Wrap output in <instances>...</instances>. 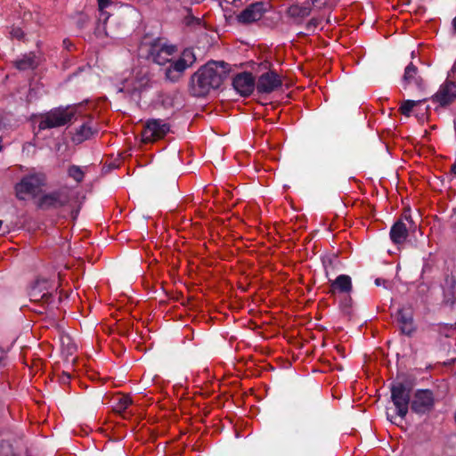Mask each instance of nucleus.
Here are the masks:
<instances>
[{"instance_id":"obj_41","label":"nucleus","mask_w":456,"mask_h":456,"mask_svg":"<svg viewBox=\"0 0 456 456\" xmlns=\"http://www.w3.org/2000/svg\"><path fill=\"white\" fill-rule=\"evenodd\" d=\"M446 283L447 284H450L451 288H453L456 281H455V279L454 277H447L446 280H445Z\"/></svg>"},{"instance_id":"obj_7","label":"nucleus","mask_w":456,"mask_h":456,"mask_svg":"<svg viewBox=\"0 0 456 456\" xmlns=\"http://www.w3.org/2000/svg\"><path fill=\"white\" fill-rule=\"evenodd\" d=\"M435 405L434 393L430 389H417L411 402L413 412L423 415L430 412Z\"/></svg>"},{"instance_id":"obj_39","label":"nucleus","mask_w":456,"mask_h":456,"mask_svg":"<svg viewBox=\"0 0 456 456\" xmlns=\"http://www.w3.org/2000/svg\"><path fill=\"white\" fill-rule=\"evenodd\" d=\"M402 218L406 220L407 222H409L411 224H414V222H413L411 213H410V209H407L404 211V213L402 216Z\"/></svg>"},{"instance_id":"obj_26","label":"nucleus","mask_w":456,"mask_h":456,"mask_svg":"<svg viewBox=\"0 0 456 456\" xmlns=\"http://www.w3.org/2000/svg\"><path fill=\"white\" fill-rule=\"evenodd\" d=\"M180 59L184 61L188 67L191 66L196 61L195 54L190 48H186L183 51Z\"/></svg>"},{"instance_id":"obj_6","label":"nucleus","mask_w":456,"mask_h":456,"mask_svg":"<svg viewBox=\"0 0 456 456\" xmlns=\"http://www.w3.org/2000/svg\"><path fill=\"white\" fill-rule=\"evenodd\" d=\"M170 131V125L161 119L151 118L145 123L142 132V141L144 143L162 139Z\"/></svg>"},{"instance_id":"obj_4","label":"nucleus","mask_w":456,"mask_h":456,"mask_svg":"<svg viewBox=\"0 0 456 456\" xmlns=\"http://www.w3.org/2000/svg\"><path fill=\"white\" fill-rule=\"evenodd\" d=\"M76 107H59L41 116L38 125L39 130L51 129L65 126L69 123L76 115Z\"/></svg>"},{"instance_id":"obj_32","label":"nucleus","mask_w":456,"mask_h":456,"mask_svg":"<svg viewBox=\"0 0 456 456\" xmlns=\"http://www.w3.org/2000/svg\"><path fill=\"white\" fill-rule=\"evenodd\" d=\"M10 35L12 38L21 40L24 38V32L21 28L12 26L10 31Z\"/></svg>"},{"instance_id":"obj_44","label":"nucleus","mask_w":456,"mask_h":456,"mask_svg":"<svg viewBox=\"0 0 456 456\" xmlns=\"http://www.w3.org/2000/svg\"><path fill=\"white\" fill-rule=\"evenodd\" d=\"M386 282H387V281H386V280L381 279V278H377V279L375 280V284H376L377 286L384 285Z\"/></svg>"},{"instance_id":"obj_12","label":"nucleus","mask_w":456,"mask_h":456,"mask_svg":"<svg viewBox=\"0 0 456 456\" xmlns=\"http://www.w3.org/2000/svg\"><path fill=\"white\" fill-rule=\"evenodd\" d=\"M265 11L266 9L265 8V3L256 2L254 4H249L247 8H245L237 16V20L240 23L249 24L256 20H259Z\"/></svg>"},{"instance_id":"obj_49","label":"nucleus","mask_w":456,"mask_h":456,"mask_svg":"<svg viewBox=\"0 0 456 456\" xmlns=\"http://www.w3.org/2000/svg\"><path fill=\"white\" fill-rule=\"evenodd\" d=\"M141 92H142V88H140V89L134 88L133 91L131 92V94H134L137 93L140 95Z\"/></svg>"},{"instance_id":"obj_54","label":"nucleus","mask_w":456,"mask_h":456,"mask_svg":"<svg viewBox=\"0 0 456 456\" xmlns=\"http://www.w3.org/2000/svg\"><path fill=\"white\" fill-rule=\"evenodd\" d=\"M322 60H323V61H324V65H325V64H326V62L328 61V60H327V59H324L323 57L322 58Z\"/></svg>"},{"instance_id":"obj_48","label":"nucleus","mask_w":456,"mask_h":456,"mask_svg":"<svg viewBox=\"0 0 456 456\" xmlns=\"http://www.w3.org/2000/svg\"><path fill=\"white\" fill-rule=\"evenodd\" d=\"M39 289H41V293H44L43 291L47 289V283H42Z\"/></svg>"},{"instance_id":"obj_21","label":"nucleus","mask_w":456,"mask_h":456,"mask_svg":"<svg viewBox=\"0 0 456 456\" xmlns=\"http://www.w3.org/2000/svg\"><path fill=\"white\" fill-rule=\"evenodd\" d=\"M426 100H427L426 98H423V99H420L418 101L406 100V101L403 102V103L400 106L399 110H400L401 114L409 117L411 113L412 109L415 106H417L419 103L426 102Z\"/></svg>"},{"instance_id":"obj_35","label":"nucleus","mask_w":456,"mask_h":456,"mask_svg":"<svg viewBox=\"0 0 456 456\" xmlns=\"http://www.w3.org/2000/svg\"><path fill=\"white\" fill-rule=\"evenodd\" d=\"M158 50H159L162 53H165L167 56H170L175 52L176 48L175 45H161L159 44Z\"/></svg>"},{"instance_id":"obj_37","label":"nucleus","mask_w":456,"mask_h":456,"mask_svg":"<svg viewBox=\"0 0 456 456\" xmlns=\"http://www.w3.org/2000/svg\"><path fill=\"white\" fill-rule=\"evenodd\" d=\"M187 12H189L188 16L185 18V20H186V24L187 25H191L192 23V21H197L199 22V19L195 18L192 14H191V8H187Z\"/></svg>"},{"instance_id":"obj_17","label":"nucleus","mask_w":456,"mask_h":456,"mask_svg":"<svg viewBox=\"0 0 456 456\" xmlns=\"http://www.w3.org/2000/svg\"><path fill=\"white\" fill-rule=\"evenodd\" d=\"M12 63L14 67L20 71L35 69L38 65L36 61V55L32 53L24 55L22 59L13 61Z\"/></svg>"},{"instance_id":"obj_11","label":"nucleus","mask_w":456,"mask_h":456,"mask_svg":"<svg viewBox=\"0 0 456 456\" xmlns=\"http://www.w3.org/2000/svg\"><path fill=\"white\" fill-rule=\"evenodd\" d=\"M282 82L278 74L270 70L262 74L256 81V91L258 94H270L281 87Z\"/></svg>"},{"instance_id":"obj_30","label":"nucleus","mask_w":456,"mask_h":456,"mask_svg":"<svg viewBox=\"0 0 456 456\" xmlns=\"http://www.w3.org/2000/svg\"><path fill=\"white\" fill-rule=\"evenodd\" d=\"M338 0H315V9L330 10L336 5Z\"/></svg>"},{"instance_id":"obj_43","label":"nucleus","mask_w":456,"mask_h":456,"mask_svg":"<svg viewBox=\"0 0 456 456\" xmlns=\"http://www.w3.org/2000/svg\"><path fill=\"white\" fill-rule=\"evenodd\" d=\"M63 45L69 51H70L71 47L73 46L72 43L68 39L63 40Z\"/></svg>"},{"instance_id":"obj_5","label":"nucleus","mask_w":456,"mask_h":456,"mask_svg":"<svg viewBox=\"0 0 456 456\" xmlns=\"http://www.w3.org/2000/svg\"><path fill=\"white\" fill-rule=\"evenodd\" d=\"M45 184L46 177L42 173L25 175L15 185L16 197L21 200H25V195L36 197Z\"/></svg>"},{"instance_id":"obj_29","label":"nucleus","mask_w":456,"mask_h":456,"mask_svg":"<svg viewBox=\"0 0 456 456\" xmlns=\"http://www.w3.org/2000/svg\"><path fill=\"white\" fill-rule=\"evenodd\" d=\"M122 17H118L115 15H108L103 22L105 35L110 36V33L108 31V28L116 24L119 20H121Z\"/></svg>"},{"instance_id":"obj_23","label":"nucleus","mask_w":456,"mask_h":456,"mask_svg":"<svg viewBox=\"0 0 456 456\" xmlns=\"http://www.w3.org/2000/svg\"><path fill=\"white\" fill-rule=\"evenodd\" d=\"M42 283H48V281L46 279H37L32 285L29 293L32 300L41 301L40 296H42L43 293H41V289H39V287Z\"/></svg>"},{"instance_id":"obj_27","label":"nucleus","mask_w":456,"mask_h":456,"mask_svg":"<svg viewBox=\"0 0 456 456\" xmlns=\"http://www.w3.org/2000/svg\"><path fill=\"white\" fill-rule=\"evenodd\" d=\"M69 175L72 177L76 182L80 183L84 178V172L77 166H70L68 170Z\"/></svg>"},{"instance_id":"obj_1","label":"nucleus","mask_w":456,"mask_h":456,"mask_svg":"<svg viewBox=\"0 0 456 456\" xmlns=\"http://www.w3.org/2000/svg\"><path fill=\"white\" fill-rule=\"evenodd\" d=\"M229 64L224 61H208L193 73L189 82V93L194 97H205L211 90L218 89L230 73Z\"/></svg>"},{"instance_id":"obj_2","label":"nucleus","mask_w":456,"mask_h":456,"mask_svg":"<svg viewBox=\"0 0 456 456\" xmlns=\"http://www.w3.org/2000/svg\"><path fill=\"white\" fill-rule=\"evenodd\" d=\"M310 412L311 388L301 387L295 395L293 406L294 428L300 436L309 433Z\"/></svg>"},{"instance_id":"obj_55","label":"nucleus","mask_w":456,"mask_h":456,"mask_svg":"<svg viewBox=\"0 0 456 456\" xmlns=\"http://www.w3.org/2000/svg\"><path fill=\"white\" fill-rule=\"evenodd\" d=\"M3 361H4V357H0V364H2Z\"/></svg>"},{"instance_id":"obj_18","label":"nucleus","mask_w":456,"mask_h":456,"mask_svg":"<svg viewBox=\"0 0 456 456\" xmlns=\"http://www.w3.org/2000/svg\"><path fill=\"white\" fill-rule=\"evenodd\" d=\"M160 38L154 39L150 45L149 56L152 58V61L159 65H165L169 61L167 56H164L162 52L158 50L159 46Z\"/></svg>"},{"instance_id":"obj_42","label":"nucleus","mask_w":456,"mask_h":456,"mask_svg":"<svg viewBox=\"0 0 456 456\" xmlns=\"http://www.w3.org/2000/svg\"><path fill=\"white\" fill-rule=\"evenodd\" d=\"M387 419L391 423L398 425V423L396 422V417L395 416H393V415H390L389 413H387Z\"/></svg>"},{"instance_id":"obj_47","label":"nucleus","mask_w":456,"mask_h":456,"mask_svg":"<svg viewBox=\"0 0 456 456\" xmlns=\"http://www.w3.org/2000/svg\"><path fill=\"white\" fill-rule=\"evenodd\" d=\"M314 371H315V373H317V372L324 373V372L326 371V370H325V369H320V368L317 366V364L315 363V369H314Z\"/></svg>"},{"instance_id":"obj_36","label":"nucleus","mask_w":456,"mask_h":456,"mask_svg":"<svg viewBox=\"0 0 456 456\" xmlns=\"http://www.w3.org/2000/svg\"><path fill=\"white\" fill-rule=\"evenodd\" d=\"M53 297L51 292L45 291L40 296V299L43 303L49 305L52 303Z\"/></svg>"},{"instance_id":"obj_33","label":"nucleus","mask_w":456,"mask_h":456,"mask_svg":"<svg viewBox=\"0 0 456 456\" xmlns=\"http://www.w3.org/2000/svg\"><path fill=\"white\" fill-rule=\"evenodd\" d=\"M165 76H166L167 79H168V80H170L172 82H175V81L179 80V78L181 77V75H179V73L175 71L170 67H168L166 69Z\"/></svg>"},{"instance_id":"obj_25","label":"nucleus","mask_w":456,"mask_h":456,"mask_svg":"<svg viewBox=\"0 0 456 456\" xmlns=\"http://www.w3.org/2000/svg\"><path fill=\"white\" fill-rule=\"evenodd\" d=\"M160 104L163 108L169 110L168 114L166 116V119H168L171 116L174 115V99L170 96H163Z\"/></svg>"},{"instance_id":"obj_40","label":"nucleus","mask_w":456,"mask_h":456,"mask_svg":"<svg viewBox=\"0 0 456 456\" xmlns=\"http://www.w3.org/2000/svg\"><path fill=\"white\" fill-rule=\"evenodd\" d=\"M111 3V0H98L99 9L102 10Z\"/></svg>"},{"instance_id":"obj_16","label":"nucleus","mask_w":456,"mask_h":456,"mask_svg":"<svg viewBox=\"0 0 456 456\" xmlns=\"http://www.w3.org/2000/svg\"><path fill=\"white\" fill-rule=\"evenodd\" d=\"M91 123L92 119H88V121L83 123L79 128L77 129L72 137L73 142L81 143L82 142L90 139L94 134L98 132L96 128H94L91 126Z\"/></svg>"},{"instance_id":"obj_15","label":"nucleus","mask_w":456,"mask_h":456,"mask_svg":"<svg viewBox=\"0 0 456 456\" xmlns=\"http://www.w3.org/2000/svg\"><path fill=\"white\" fill-rule=\"evenodd\" d=\"M390 240L394 244L399 245L403 243L408 237V228L403 222V219L396 221L391 227L389 232Z\"/></svg>"},{"instance_id":"obj_31","label":"nucleus","mask_w":456,"mask_h":456,"mask_svg":"<svg viewBox=\"0 0 456 456\" xmlns=\"http://www.w3.org/2000/svg\"><path fill=\"white\" fill-rule=\"evenodd\" d=\"M175 71L182 76L183 72L188 68V65L184 63L180 58L174 61L170 66Z\"/></svg>"},{"instance_id":"obj_50","label":"nucleus","mask_w":456,"mask_h":456,"mask_svg":"<svg viewBox=\"0 0 456 456\" xmlns=\"http://www.w3.org/2000/svg\"><path fill=\"white\" fill-rule=\"evenodd\" d=\"M451 72L452 73H456V61H454L452 69H451Z\"/></svg>"},{"instance_id":"obj_19","label":"nucleus","mask_w":456,"mask_h":456,"mask_svg":"<svg viewBox=\"0 0 456 456\" xmlns=\"http://www.w3.org/2000/svg\"><path fill=\"white\" fill-rule=\"evenodd\" d=\"M334 289L341 293L348 294L352 290V281L350 276L346 274L338 275L332 283Z\"/></svg>"},{"instance_id":"obj_51","label":"nucleus","mask_w":456,"mask_h":456,"mask_svg":"<svg viewBox=\"0 0 456 456\" xmlns=\"http://www.w3.org/2000/svg\"><path fill=\"white\" fill-rule=\"evenodd\" d=\"M452 25L453 29L456 31V16L453 18Z\"/></svg>"},{"instance_id":"obj_57","label":"nucleus","mask_w":456,"mask_h":456,"mask_svg":"<svg viewBox=\"0 0 456 456\" xmlns=\"http://www.w3.org/2000/svg\"><path fill=\"white\" fill-rule=\"evenodd\" d=\"M314 60H315V63H316L317 62V55L316 54H315Z\"/></svg>"},{"instance_id":"obj_8","label":"nucleus","mask_w":456,"mask_h":456,"mask_svg":"<svg viewBox=\"0 0 456 456\" xmlns=\"http://www.w3.org/2000/svg\"><path fill=\"white\" fill-rule=\"evenodd\" d=\"M69 200L68 191L61 190L54 191L43 195L38 200L37 207L44 210L59 208L66 206Z\"/></svg>"},{"instance_id":"obj_24","label":"nucleus","mask_w":456,"mask_h":456,"mask_svg":"<svg viewBox=\"0 0 456 456\" xmlns=\"http://www.w3.org/2000/svg\"><path fill=\"white\" fill-rule=\"evenodd\" d=\"M352 297L348 294H345L340 299L339 307L345 315L350 316L352 314Z\"/></svg>"},{"instance_id":"obj_3","label":"nucleus","mask_w":456,"mask_h":456,"mask_svg":"<svg viewBox=\"0 0 456 456\" xmlns=\"http://www.w3.org/2000/svg\"><path fill=\"white\" fill-rule=\"evenodd\" d=\"M413 384L411 381H396L390 386L391 401L393 402L396 415L404 419L408 413L409 406H411V394Z\"/></svg>"},{"instance_id":"obj_34","label":"nucleus","mask_w":456,"mask_h":456,"mask_svg":"<svg viewBox=\"0 0 456 456\" xmlns=\"http://www.w3.org/2000/svg\"><path fill=\"white\" fill-rule=\"evenodd\" d=\"M132 403V400L128 396H123L119 399L118 404L117 406L118 411H125L130 404Z\"/></svg>"},{"instance_id":"obj_52","label":"nucleus","mask_w":456,"mask_h":456,"mask_svg":"<svg viewBox=\"0 0 456 456\" xmlns=\"http://www.w3.org/2000/svg\"><path fill=\"white\" fill-rule=\"evenodd\" d=\"M312 24H314V18L311 19L307 23L308 26H311Z\"/></svg>"},{"instance_id":"obj_14","label":"nucleus","mask_w":456,"mask_h":456,"mask_svg":"<svg viewBox=\"0 0 456 456\" xmlns=\"http://www.w3.org/2000/svg\"><path fill=\"white\" fill-rule=\"evenodd\" d=\"M397 321L400 324V330L403 334L411 336L416 330L411 310L399 309L397 313Z\"/></svg>"},{"instance_id":"obj_46","label":"nucleus","mask_w":456,"mask_h":456,"mask_svg":"<svg viewBox=\"0 0 456 456\" xmlns=\"http://www.w3.org/2000/svg\"><path fill=\"white\" fill-rule=\"evenodd\" d=\"M79 209L72 210L71 211V216L73 219H76L78 215Z\"/></svg>"},{"instance_id":"obj_22","label":"nucleus","mask_w":456,"mask_h":456,"mask_svg":"<svg viewBox=\"0 0 456 456\" xmlns=\"http://www.w3.org/2000/svg\"><path fill=\"white\" fill-rule=\"evenodd\" d=\"M311 8L306 6L292 5L288 12L292 17H305L311 13Z\"/></svg>"},{"instance_id":"obj_10","label":"nucleus","mask_w":456,"mask_h":456,"mask_svg":"<svg viewBox=\"0 0 456 456\" xmlns=\"http://www.w3.org/2000/svg\"><path fill=\"white\" fill-rule=\"evenodd\" d=\"M435 102H438L440 106L445 107L456 100V83L446 79L441 86L439 90L431 97Z\"/></svg>"},{"instance_id":"obj_38","label":"nucleus","mask_w":456,"mask_h":456,"mask_svg":"<svg viewBox=\"0 0 456 456\" xmlns=\"http://www.w3.org/2000/svg\"><path fill=\"white\" fill-rule=\"evenodd\" d=\"M71 379V376L69 372L63 371L62 375L60 378V381L62 384H68Z\"/></svg>"},{"instance_id":"obj_56","label":"nucleus","mask_w":456,"mask_h":456,"mask_svg":"<svg viewBox=\"0 0 456 456\" xmlns=\"http://www.w3.org/2000/svg\"><path fill=\"white\" fill-rule=\"evenodd\" d=\"M72 348H75V346H70V347H68V350L69 351L70 349Z\"/></svg>"},{"instance_id":"obj_28","label":"nucleus","mask_w":456,"mask_h":456,"mask_svg":"<svg viewBox=\"0 0 456 456\" xmlns=\"http://www.w3.org/2000/svg\"><path fill=\"white\" fill-rule=\"evenodd\" d=\"M0 456H15L13 447L8 441H1L0 443Z\"/></svg>"},{"instance_id":"obj_13","label":"nucleus","mask_w":456,"mask_h":456,"mask_svg":"<svg viewBox=\"0 0 456 456\" xmlns=\"http://www.w3.org/2000/svg\"><path fill=\"white\" fill-rule=\"evenodd\" d=\"M403 84L404 89L411 85H414L419 92H423L425 89V83L422 77L419 75L418 68L412 62L409 63L405 67Z\"/></svg>"},{"instance_id":"obj_20","label":"nucleus","mask_w":456,"mask_h":456,"mask_svg":"<svg viewBox=\"0 0 456 456\" xmlns=\"http://www.w3.org/2000/svg\"><path fill=\"white\" fill-rule=\"evenodd\" d=\"M321 260L326 277L330 279V274L335 273L336 266L338 263V256L334 254L325 255L321 256Z\"/></svg>"},{"instance_id":"obj_53","label":"nucleus","mask_w":456,"mask_h":456,"mask_svg":"<svg viewBox=\"0 0 456 456\" xmlns=\"http://www.w3.org/2000/svg\"><path fill=\"white\" fill-rule=\"evenodd\" d=\"M314 26H315V28H317V26H318V22H317V19H316V18H315V23H314Z\"/></svg>"},{"instance_id":"obj_9","label":"nucleus","mask_w":456,"mask_h":456,"mask_svg":"<svg viewBox=\"0 0 456 456\" xmlns=\"http://www.w3.org/2000/svg\"><path fill=\"white\" fill-rule=\"evenodd\" d=\"M232 87L237 91L242 97L249 96L255 88H256V82L252 73L243 71L238 73L232 78Z\"/></svg>"},{"instance_id":"obj_45","label":"nucleus","mask_w":456,"mask_h":456,"mask_svg":"<svg viewBox=\"0 0 456 456\" xmlns=\"http://www.w3.org/2000/svg\"><path fill=\"white\" fill-rule=\"evenodd\" d=\"M451 174L456 176V159L454 160L453 164L451 166L450 168Z\"/></svg>"}]
</instances>
